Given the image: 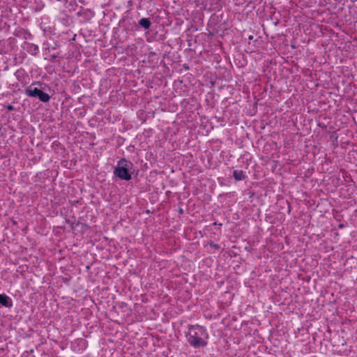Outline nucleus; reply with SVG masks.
Segmentation results:
<instances>
[{"mask_svg": "<svg viewBox=\"0 0 357 357\" xmlns=\"http://www.w3.org/2000/svg\"><path fill=\"white\" fill-rule=\"evenodd\" d=\"M25 93L29 97H38L39 100L43 102H47L50 100V96L48 93L43 92L38 88L26 89Z\"/></svg>", "mask_w": 357, "mask_h": 357, "instance_id": "obj_3", "label": "nucleus"}, {"mask_svg": "<svg viewBox=\"0 0 357 357\" xmlns=\"http://www.w3.org/2000/svg\"><path fill=\"white\" fill-rule=\"evenodd\" d=\"M0 304L5 307L11 306L10 298L5 294H0Z\"/></svg>", "mask_w": 357, "mask_h": 357, "instance_id": "obj_4", "label": "nucleus"}, {"mask_svg": "<svg viewBox=\"0 0 357 357\" xmlns=\"http://www.w3.org/2000/svg\"><path fill=\"white\" fill-rule=\"evenodd\" d=\"M233 176L236 181H241L245 178V175L241 170H234L233 172Z\"/></svg>", "mask_w": 357, "mask_h": 357, "instance_id": "obj_5", "label": "nucleus"}, {"mask_svg": "<svg viewBox=\"0 0 357 357\" xmlns=\"http://www.w3.org/2000/svg\"><path fill=\"white\" fill-rule=\"evenodd\" d=\"M6 107H7L8 110H9V111L14 110V107L11 105H8Z\"/></svg>", "mask_w": 357, "mask_h": 357, "instance_id": "obj_7", "label": "nucleus"}, {"mask_svg": "<svg viewBox=\"0 0 357 357\" xmlns=\"http://www.w3.org/2000/svg\"><path fill=\"white\" fill-rule=\"evenodd\" d=\"M213 246L214 248H218V245H216V244H213Z\"/></svg>", "mask_w": 357, "mask_h": 357, "instance_id": "obj_8", "label": "nucleus"}, {"mask_svg": "<svg viewBox=\"0 0 357 357\" xmlns=\"http://www.w3.org/2000/svg\"><path fill=\"white\" fill-rule=\"evenodd\" d=\"M186 337L192 347L199 348L206 346L208 335L205 328L195 325L189 327Z\"/></svg>", "mask_w": 357, "mask_h": 357, "instance_id": "obj_1", "label": "nucleus"}, {"mask_svg": "<svg viewBox=\"0 0 357 357\" xmlns=\"http://www.w3.org/2000/svg\"><path fill=\"white\" fill-rule=\"evenodd\" d=\"M139 24L144 29H149L151 26V22L148 18H142Z\"/></svg>", "mask_w": 357, "mask_h": 357, "instance_id": "obj_6", "label": "nucleus"}, {"mask_svg": "<svg viewBox=\"0 0 357 357\" xmlns=\"http://www.w3.org/2000/svg\"><path fill=\"white\" fill-rule=\"evenodd\" d=\"M132 164L126 159H121L118 162L117 166L114 169V174L121 179L129 181L131 179V175L128 170Z\"/></svg>", "mask_w": 357, "mask_h": 357, "instance_id": "obj_2", "label": "nucleus"}]
</instances>
